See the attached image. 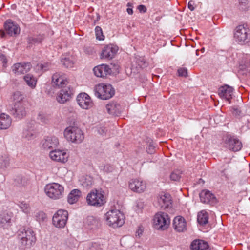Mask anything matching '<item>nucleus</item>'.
I'll return each instance as SVG.
<instances>
[{
    "instance_id": "864d4df0",
    "label": "nucleus",
    "mask_w": 250,
    "mask_h": 250,
    "mask_svg": "<svg viewBox=\"0 0 250 250\" xmlns=\"http://www.w3.org/2000/svg\"><path fill=\"white\" fill-rule=\"evenodd\" d=\"M0 61H2L3 64H6L7 59L6 56L0 53Z\"/></svg>"
},
{
    "instance_id": "e433bc0d",
    "label": "nucleus",
    "mask_w": 250,
    "mask_h": 250,
    "mask_svg": "<svg viewBox=\"0 0 250 250\" xmlns=\"http://www.w3.org/2000/svg\"><path fill=\"white\" fill-rule=\"evenodd\" d=\"M44 36L42 35H39L36 37H30L28 38V42L29 44H35L41 43L43 39Z\"/></svg>"
},
{
    "instance_id": "5fc2aeb1",
    "label": "nucleus",
    "mask_w": 250,
    "mask_h": 250,
    "mask_svg": "<svg viewBox=\"0 0 250 250\" xmlns=\"http://www.w3.org/2000/svg\"><path fill=\"white\" fill-rule=\"evenodd\" d=\"M233 113L235 115L240 116L242 114L241 111L239 110V108L234 107L233 108Z\"/></svg>"
},
{
    "instance_id": "20e7f679",
    "label": "nucleus",
    "mask_w": 250,
    "mask_h": 250,
    "mask_svg": "<svg viewBox=\"0 0 250 250\" xmlns=\"http://www.w3.org/2000/svg\"><path fill=\"white\" fill-rule=\"evenodd\" d=\"M44 191L48 197L53 200L61 199L63 197V187L57 183L47 184L44 187Z\"/></svg>"
},
{
    "instance_id": "f3484780",
    "label": "nucleus",
    "mask_w": 250,
    "mask_h": 250,
    "mask_svg": "<svg viewBox=\"0 0 250 250\" xmlns=\"http://www.w3.org/2000/svg\"><path fill=\"white\" fill-rule=\"evenodd\" d=\"M118 48L117 46L109 44L105 46L101 53V57L103 59H111L114 57Z\"/></svg>"
},
{
    "instance_id": "4c0bfd02",
    "label": "nucleus",
    "mask_w": 250,
    "mask_h": 250,
    "mask_svg": "<svg viewBox=\"0 0 250 250\" xmlns=\"http://www.w3.org/2000/svg\"><path fill=\"white\" fill-rule=\"evenodd\" d=\"M10 164V159L7 156H2L0 159V167L1 168H6Z\"/></svg>"
},
{
    "instance_id": "7c9ffc66",
    "label": "nucleus",
    "mask_w": 250,
    "mask_h": 250,
    "mask_svg": "<svg viewBox=\"0 0 250 250\" xmlns=\"http://www.w3.org/2000/svg\"><path fill=\"white\" fill-rule=\"evenodd\" d=\"M208 215L205 210H202L199 212L197 215V221L198 223L202 226L208 223Z\"/></svg>"
},
{
    "instance_id": "bb28decb",
    "label": "nucleus",
    "mask_w": 250,
    "mask_h": 250,
    "mask_svg": "<svg viewBox=\"0 0 250 250\" xmlns=\"http://www.w3.org/2000/svg\"><path fill=\"white\" fill-rule=\"evenodd\" d=\"M84 224L88 229H95L100 226V220L93 216H89L86 218Z\"/></svg>"
},
{
    "instance_id": "0eeeda50",
    "label": "nucleus",
    "mask_w": 250,
    "mask_h": 250,
    "mask_svg": "<svg viewBox=\"0 0 250 250\" xmlns=\"http://www.w3.org/2000/svg\"><path fill=\"white\" fill-rule=\"evenodd\" d=\"M86 202L88 205L96 207H101L106 203L104 192L97 189L93 190L87 194Z\"/></svg>"
},
{
    "instance_id": "a18cd8bd",
    "label": "nucleus",
    "mask_w": 250,
    "mask_h": 250,
    "mask_svg": "<svg viewBox=\"0 0 250 250\" xmlns=\"http://www.w3.org/2000/svg\"><path fill=\"white\" fill-rule=\"evenodd\" d=\"M36 218L38 222H42L46 218V215L43 212L40 211L36 214Z\"/></svg>"
},
{
    "instance_id": "f704fd0d",
    "label": "nucleus",
    "mask_w": 250,
    "mask_h": 250,
    "mask_svg": "<svg viewBox=\"0 0 250 250\" xmlns=\"http://www.w3.org/2000/svg\"><path fill=\"white\" fill-rule=\"evenodd\" d=\"M24 79L29 86L32 88L35 87L37 80L32 74H28L24 76Z\"/></svg>"
},
{
    "instance_id": "338daca9",
    "label": "nucleus",
    "mask_w": 250,
    "mask_h": 250,
    "mask_svg": "<svg viewBox=\"0 0 250 250\" xmlns=\"http://www.w3.org/2000/svg\"><path fill=\"white\" fill-rule=\"evenodd\" d=\"M248 248H249V250H250V245L249 246Z\"/></svg>"
},
{
    "instance_id": "393cba45",
    "label": "nucleus",
    "mask_w": 250,
    "mask_h": 250,
    "mask_svg": "<svg viewBox=\"0 0 250 250\" xmlns=\"http://www.w3.org/2000/svg\"><path fill=\"white\" fill-rule=\"evenodd\" d=\"M36 135L34 130V125L32 123H28L24 128L22 137L28 140L33 139Z\"/></svg>"
},
{
    "instance_id": "b1692460",
    "label": "nucleus",
    "mask_w": 250,
    "mask_h": 250,
    "mask_svg": "<svg viewBox=\"0 0 250 250\" xmlns=\"http://www.w3.org/2000/svg\"><path fill=\"white\" fill-rule=\"evenodd\" d=\"M58 143V140L56 137H48L42 141V146L45 150H49L55 148Z\"/></svg>"
},
{
    "instance_id": "bf43d9fd",
    "label": "nucleus",
    "mask_w": 250,
    "mask_h": 250,
    "mask_svg": "<svg viewBox=\"0 0 250 250\" xmlns=\"http://www.w3.org/2000/svg\"><path fill=\"white\" fill-rule=\"evenodd\" d=\"M5 32L2 30H0V36L1 38H3L5 36Z\"/></svg>"
},
{
    "instance_id": "79ce46f5",
    "label": "nucleus",
    "mask_w": 250,
    "mask_h": 250,
    "mask_svg": "<svg viewBox=\"0 0 250 250\" xmlns=\"http://www.w3.org/2000/svg\"><path fill=\"white\" fill-rule=\"evenodd\" d=\"M24 98V95L20 91H16L13 94V99L16 103H21V101H22Z\"/></svg>"
},
{
    "instance_id": "9b49d317",
    "label": "nucleus",
    "mask_w": 250,
    "mask_h": 250,
    "mask_svg": "<svg viewBox=\"0 0 250 250\" xmlns=\"http://www.w3.org/2000/svg\"><path fill=\"white\" fill-rule=\"evenodd\" d=\"M225 143L226 146L233 151H239L242 147V143L235 137L228 135L225 139Z\"/></svg>"
},
{
    "instance_id": "052dcab7",
    "label": "nucleus",
    "mask_w": 250,
    "mask_h": 250,
    "mask_svg": "<svg viewBox=\"0 0 250 250\" xmlns=\"http://www.w3.org/2000/svg\"><path fill=\"white\" fill-rule=\"evenodd\" d=\"M127 6L128 8H132L133 7L132 4L129 2L127 4Z\"/></svg>"
},
{
    "instance_id": "69168bd1",
    "label": "nucleus",
    "mask_w": 250,
    "mask_h": 250,
    "mask_svg": "<svg viewBox=\"0 0 250 250\" xmlns=\"http://www.w3.org/2000/svg\"><path fill=\"white\" fill-rule=\"evenodd\" d=\"M197 51H198V50L196 51V55H198Z\"/></svg>"
},
{
    "instance_id": "aec40b11",
    "label": "nucleus",
    "mask_w": 250,
    "mask_h": 250,
    "mask_svg": "<svg viewBox=\"0 0 250 250\" xmlns=\"http://www.w3.org/2000/svg\"><path fill=\"white\" fill-rule=\"evenodd\" d=\"M105 107L108 113L112 115L119 116L122 112L121 106L117 102H109Z\"/></svg>"
},
{
    "instance_id": "c85d7f7f",
    "label": "nucleus",
    "mask_w": 250,
    "mask_h": 250,
    "mask_svg": "<svg viewBox=\"0 0 250 250\" xmlns=\"http://www.w3.org/2000/svg\"><path fill=\"white\" fill-rule=\"evenodd\" d=\"M11 124L10 117L4 113L0 115V129H6L10 127Z\"/></svg>"
},
{
    "instance_id": "39448f33",
    "label": "nucleus",
    "mask_w": 250,
    "mask_h": 250,
    "mask_svg": "<svg viewBox=\"0 0 250 250\" xmlns=\"http://www.w3.org/2000/svg\"><path fill=\"white\" fill-rule=\"evenodd\" d=\"M95 96L102 100H108L115 94V90L111 84L100 83L94 88Z\"/></svg>"
},
{
    "instance_id": "f8f14e48",
    "label": "nucleus",
    "mask_w": 250,
    "mask_h": 250,
    "mask_svg": "<svg viewBox=\"0 0 250 250\" xmlns=\"http://www.w3.org/2000/svg\"><path fill=\"white\" fill-rule=\"evenodd\" d=\"M10 114L17 119H22L27 114L25 104L23 103H15L14 107L10 110Z\"/></svg>"
},
{
    "instance_id": "4be33fe9",
    "label": "nucleus",
    "mask_w": 250,
    "mask_h": 250,
    "mask_svg": "<svg viewBox=\"0 0 250 250\" xmlns=\"http://www.w3.org/2000/svg\"><path fill=\"white\" fill-rule=\"evenodd\" d=\"M129 187L133 191L140 193L146 189V184L143 181L138 179H132L129 184Z\"/></svg>"
},
{
    "instance_id": "cd10ccee",
    "label": "nucleus",
    "mask_w": 250,
    "mask_h": 250,
    "mask_svg": "<svg viewBox=\"0 0 250 250\" xmlns=\"http://www.w3.org/2000/svg\"><path fill=\"white\" fill-rule=\"evenodd\" d=\"M4 27L7 34L10 36L15 35L20 32V28L13 22L8 21L5 23Z\"/></svg>"
},
{
    "instance_id": "0e129e2a",
    "label": "nucleus",
    "mask_w": 250,
    "mask_h": 250,
    "mask_svg": "<svg viewBox=\"0 0 250 250\" xmlns=\"http://www.w3.org/2000/svg\"><path fill=\"white\" fill-rule=\"evenodd\" d=\"M204 50H205L204 48H203L201 49V51H202V52H204Z\"/></svg>"
},
{
    "instance_id": "f03ea898",
    "label": "nucleus",
    "mask_w": 250,
    "mask_h": 250,
    "mask_svg": "<svg viewBox=\"0 0 250 250\" xmlns=\"http://www.w3.org/2000/svg\"><path fill=\"white\" fill-rule=\"evenodd\" d=\"M20 240V246L22 250H28L33 246L36 240L34 231L29 228L21 229L18 232Z\"/></svg>"
},
{
    "instance_id": "423d86ee",
    "label": "nucleus",
    "mask_w": 250,
    "mask_h": 250,
    "mask_svg": "<svg viewBox=\"0 0 250 250\" xmlns=\"http://www.w3.org/2000/svg\"><path fill=\"white\" fill-rule=\"evenodd\" d=\"M64 135L68 141L76 144L81 143L84 139L82 130L75 126L67 127L64 131Z\"/></svg>"
},
{
    "instance_id": "c9c22d12",
    "label": "nucleus",
    "mask_w": 250,
    "mask_h": 250,
    "mask_svg": "<svg viewBox=\"0 0 250 250\" xmlns=\"http://www.w3.org/2000/svg\"><path fill=\"white\" fill-rule=\"evenodd\" d=\"M51 118L50 114L40 112L38 114L37 119L41 124L47 123Z\"/></svg>"
},
{
    "instance_id": "7ed1b4c3",
    "label": "nucleus",
    "mask_w": 250,
    "mask_h": 250,
    "mask_svg": "<svg viewBox=\"0 0 250 250\" xmlns=\"http://www.w3.org/2000/svg\"><path fill=\"white\" fill-rule=\"evenodd\" d=\"M105 216L107 224L113 228L121 227L124 223V215L119 210L111 209Z\"/></svg>"
},
{
    "instance_id": "c756f323",
    "label": "nucleus",
    "mask_w": 250,
    "mask_h": 250,
    "mask_svg": "<svg viewBox=\"0 0 250 250\" xmlns=\"http://www.w3.org/2000/svg\"><path fill=\"white\" fill-rule=\"evenodd\" d=\"M82 195L81 191L78 189H73L68 194L67 197L68 202L73 204L77 202Z\"/></svg>"
},
{
    "instance_id": "a211bd4d",
    "label": "nucleus",
    "mask_w": 250,
    "mask_h": 250,
    "mask_svg": "<svg viewBox=\"0 0 250 250\" xmlns=\"http://www.w3.org/2000/svg\"><path fill=\"white\" fill-rule=\"evenodd\" d=\"M31 68L30 62H21L15 63L12 66V71L17 75L24 74L28 72Z\"/></svg>"
},
{
    "instance_id": "8fccbe9b",
    "label": "nucleus",
    "mask_w": 250,
    "mask_h": 250,
    "mask_svg": "<svg viewBox=\"0 0 250 250\" xmlns=\"http://www.w3.org/2000/svg\"><path fill=\"white\" fill-rule=\"evenodd\" d=\"M178 73L179 76L185 77L188 75V69L185 68H180L178 70Z\"/></svg>"
},
{
    "instance_id": "3c124183",
    "label": "nucleus",
    "mask_w": 250,
    "mask_h": 250,
    "mask_svg": "<svg viewBox=\"0 0 250 250\" xmlns=\"http://www.w3.org/2000/svg\"><path fill=\"white\" fill-rule=\"evenodd\" d=\"M195 4V2L193 0H190L188 3V8L191 11H193L195 9V7L194 6Z\"/></svg>"
},
{
    "instance_id": "4d7b16f0",
    "label": "nucleus",
    "mask_w": 250,
    "mask_h": 250,
    "mask_svg": "<svg viewBox=\"0 0 250 250\" xmlns=\"http://www.w3.org/2000/svg\"><path fill=\"white\" fill-rule=\"evenodd\" d=\"M107 131V129L105 127H102L99 129L98 132L101 135H103L104 134H105Z\"/></svg>"
},
{
    "instance_id": "e2e57ef3",
    "label": "nucleus",
    "mask_w": 250,
    "mask_h": 250,
    "mask_svg": "<svg viewBox=\"0 0 250 250\" xmlns=\"http://www.w3.org/2000/svg\"><path fill=\"white\" fill-rule=\"evenodd\" d=\"M222 174H223V175H225V177L227 178V176H226V174H225V170H223V171H222Z\"/></svg>"
},
{
    "instance_id": "2eb2a0df",
    "label": "nucleus",
    "mask_w": 250,
    "mask_h": 250,
    "mask_svg": "<svg viewBox=\"0 0 250 250\" xmlns=\"http://www.w3.org/2000/svg\"><path fill=\"white\" fill-rule=\"evenodd\" d=\"M112 68L109 65L102 64L93 68L94 74L99 77H104L113 73Z\"/></svg>"
},
{
    "instance_id": "de8ad7c7",
    "label": "nucleus",
    "mask_w": 250,
    "mask_h": 250,
    "mask_svg": "<svg viewBox=\"0 0 250 250\" xmlns=\"http://www.w3.org/2000/svg\"><path fill=\"white\" fill-rule=\"evenodd\" d=\"M103 245H100L97 243H92L89 250H102L103 249Z\"/></svg>"
},
{
    "instance_id": "5701e85b",
    "label": "nucleus",
    "mask_w": 250,
    "mask_h": 250,
    "mask_svg": "<svg viewBox=\"0 0 250 250\" xmlns=\"http://www.w3.org/2000/svg\"><path fill=\"white\" fill-rule=\"evenodd\" d=\"M233 88L228 85H224L219 88L218 94L219 96L227 101L232 98Z\"/></svg>"
},
{
    "instance_id": "37998d69",
    "label": "nucleus",
    "mask_w": 250,
    "mask_h": 250,
    "mask_svg": "<svg viewBox=\"0 0 250 250\" xmlns=\"http://www.w3.org/2000/svg\"><path fill=\"white\" fill-rule=\"evenodd\" d=\"M181 171L179 170H175L171 173L170 178L172 181H178L181 178Z\"/></svg>"
},
{
    "instance_id": "a878e982",
    "label": "nucleus",
    "mask_w": 250,
    "mask_h": 250,
    "mask_svg": "<svg viewBox=\"0 0 250 250\" xmlns=\"http://www.w3.org/2000/svg\"><path fill=\"white\" fill-rule=\"evenodd\" d=\"M171 198L168 193H162L159 195L158 202L162 208H168L171 204Z\"/></svg>"
},
{
    "instance_id": "72a5a7b5",
    "label": "nucleus",
    "mask_w": 250,
    "mask_h": 250,
    "mask_svg": "<svg viewBox=\"0 0 250 250\" xmlns=\"http://www.w3.org/2000/svg\"><path fill=\"white\" fill-rule=\"evenodd\" d=\"M11 216L6 213L0 214V227H4L6 225L8 226L10 223Z\"/></svg>"
},
{
    "instance_id": "6e6d98bb",
    "label": "nucleus",
    "mask_w": 250,
    "mask_h": 250,
    "mask_svg": "<svg viewBox=\"0 0 250 250\" xmlns=\"http://www.w3.org/2000/svg\"><path fill=\"white\" fill-rule=\"evenodd\" d=\"M143 232V229H142L141 227H139V228L137 230L136 232V236L140 237V236L142 234V233Z\"/></svg>"
},
{
    "instance_id": "09e8293b",
    "label": "nucleus",
    "mask_w": 250,
    "mask_h": 250,
    "mask_svg": "<svg viewBox=\"0 0 250 250\" xmlns=\"http://www.w3.org/2000/svg\"><path fill=\"white\" fill-rule=\"evenodd\" d=\"M199 250H210L207 242L202 240L199 247Z\"/></svg>"
},
{
    "instance_id": "a19ab883",
    "label": "nucleus",
    "mask_w": 250,
    "mask_h": 250,
    "mask_svg": "<svg viewBox=\"0 0 250 250\" xmlns=\"http://www.w3.org/2000/svg\"><path fill=\"white\" fill-rule=\"evenodd\" d=\"M95 35L96 36V39L98 40H104V36L103 35V31L102 28L100 26H96L95 29Z\"/></svg>"
},
{
    "instance_id": "f257e3e1",
    "label": "nucleus",
    "mask_w": 250,
    "mask_h": 250,
    "mask_svg": "<svg viewBox=\"0 0 250 250\" xmlns=\"http://www.w3.org/2000/svg\"><path fill=\"white\" fill-rule=\"evenodd\" d=\"M68 83L65 75L62 72L54 73L52 76L51 85L54 88H62L57 97L60 103H64L69 100L72 91L69 87H64Z\"/></svg>"
},
{
    "instance_id": "58836bf2",
    "label": "nucleus",
    "mask_w": 250,
    "mask_h": 250,
    "mask_svg": "<svg viewBox=\"0 0 250 250\" xmlns=\"http://www.w3.org/2000/svg\"><path fill=\"white\" fill-rule=\"evenodd\" d=\"M19 206L21 209L25 213L28 214L30 211V207L28 204L22 202L19 204Z\"/></svg>"
},
{
    "instance_id": "774afa93",
    "label": "nucleus",
    "mask_w": 250,
    "mask_h": 250,
    "mask_svg": "<svg viewBox=\"0 0 250 250\" xmlns=\"http://www.w3.org/2000/svg\"><path fill=\"white\" fill-rule=\"evenodd\" d=\"M249 65H250V61H249Z\"/></svg>"
},
{
    "instance_id": "603ef678",
    "label": "nucleus",
    "mask_w": 250,
    "mask_h": 250,
    "mask_svg": "<svg viewBox=\"0 0 250 250\" xmlns=\"http://www.w3.org/2000/svg\"><path fill=\"white\" fill-rule=\"evenodd\" d=\"M137 9L141 13H145L146 12V8L144 5H139L138 6Z\"/></svg>"
},
{
    "instance_id": "ddd939ff",
    "label": "nucleus",
    "mask_w": 250,
    "mask_h": 250,
    "mask_svg": "<svg viewBox=\"0 0 250 250\" xmlns=\"http://www.w3.org/2000/svg\"><path fill=\"white\" fill-rule=\"evenodd\" d=\"M77 101L79 106L84 109H88L93 105L91 98L85 93L79 94L77 97Z\"/></svg>"
},
{
    "instance_id": "dca6fc26",
    "label": "nucleus",
    "mask_w": 250,
    "mask_h": 250,
    "mask_svg": "<svg viewBox=\"0 0 250 250\" xmlns=\"http://www.w3.org/2000/svg\"><path fill=\"white\" fill-rule=\"evenodd\" d=\"M50 158L55 161L65 163L68 159V155L64 150L55 149L49 152Z\"/></svg>"
},
{
    "instance_id": "680f3d73",
    "label": "nucleus",
    "mask_w": 250,
    "mask_h": 250,
    "mask_svg": "<svg viewBox=\"0 0 250 250\" xmlns=\"http://www.w3.org/2000/svg\"><path fill=\"white\" fill-rule=\"evenodd\" d=\"M92 184V182L91 180H89V181L86 183V186H91Z\"/></svg>"
},
{
    "instance_id": "412c9836",
    "label": "nucleus",
    "mask_w": 250,
    "mask_h": 250,
    "mask_svg": "<svg viewBox=\"0 0 250 250\" xmlns=\"http://www.w3.org/2000/svg\"><path fill=\"white\" fill-rule=\"evenodd\" d=\"M173 227L178 232H182L186 230V222L184 218L181 216L175 217L173 221Z\"/></svg>"
},
{
    "instance_id": "c03bdc74",
    "label": "nucleus",
    "mask_w": 250,
    "mask_h": 250,
    "mask_svg": "<svg viewBox=\"0 0 250 250\" xmlns=\"http://www.w3.org/2000/svg\"><path fill=\"white\" fill-rule=\"evenodd\" d=\"M201 241V240H194L190 245V249L191 250H199V247Z\"/></svg>"
},
{
    "instance_id": "2f4dec72",
    "label": "nucleus",
    "mask_w": 250,
    "mask_h": 250,
    "mask_svg": "<svg viewBox=\"0 0 250 250\" xmlns=\"http://www.w3.org/2000/svg\"><path fill=\"white\" fill-rule=\"evenodd\" d=\"M28 179L24 175H18L14 179V185L18 187L25 186L28 183Z\"/></svg>"
},
{
    "instance_id": "9d476101",
    "label": "nucleus",
    "mask_w": 250,
    "mask_h": 250,
    "mask_svg": "<svg viewBox=\"0 0 250 250\" xmlns=\"http://www.w3.org/2000/svg\"><path fill=\"white\" fill-rule=\"evenodd\" d=\"M235 41L239 44H243L248 42V29L244 25L236 27L234 33Z\"/></svg>"
},
{
    "instance_id": "4468645a",
    "label": "nucleus",
    "mask_w": 250,
    "mask_h": 250,
    "mask_svg": "<svg viewBox=\"0 0 250 250\" xmlns=\"http://www.w3.org/2000/svg\"><path fill=\"white\" fill-rule=\"evenodd\" d=\"M136 64L138 66H135L134 64H132L129 69L126 70L127 75L131 76L139 73V68H144L147 65L145 59L143 57H136Z\"/></svg>"
},
{
    "instance_id": "49530a36",
    "label": "nucleus",
    "mask_w": 250,
    "mask_h": 250,
    "mask_svg": "<svg viewBox=\"0 0 250 250\" xmlns=\"http://www.w3.org/2000/svg\"><path fill=\"white\" fill-rule=\"evenodd\" d=\"M148 142H149V144L146 148V151L149 154H153L155 152V147L151 140H149Z\"/></svg>"
},
{
    "instance_id": "ea45409f",
    "label": "nucleus",
    "mask_w": 250,
    "mask_h": 250,
    "mask_svg": "<svg viewBox=\"0 0 250 250\" xmlns=\"http://www.w3.org/2000/svg\"><path fill=\"white\" fill-rule=\"evenodd\" d=\"M61 62L64 66L67 68H71L73 66L74 62L69 58H62Z\"/></svg>"
},
{
    "instance_id": "13d9d810",
    "label": "nucleus",
    "mask_w": 250,
    "mask_h": 250,
    "mask_svg": "<svg viewBox=\"0 0 250 250\" xmlns=\"http://www.w3.org/2000/svg\"><path fill=\"white\" fill-rule=\"evenodd\" d=\"M126 10H127L128 14L129 15H132L133 13L132 8H127Z\"/></svg>"
},
{
    "instance_id": "1a4fd4ad",
    "label": "nucleus",
    "mask_w": 250,
    "mask_h": 250,
    "mask_svg": "<svg viewBox=\"0 0 250 250\" xmlns=\"http://www.w3.org/2000/svg\"><path fill=\"white\" fill-rule=\"evenodd\" d=\"M68 213L65 210L60 209L57 211L53 216L52 222L57 228H64L68 219Z\"/></svg>"
},
{
    "instance_id": "6ab92c4d",
    "label": "nucleus",
    "mask_w": 250,
    "mask_h": 250,
    "mask_svg": "<svg viewBox=\"0 0 250 250\" xmlns=\"http://www.w3.org/2000/svg\"><path fill=\"white\" fill-rule=\"evenodd\" d=\"M201 202L213 205L216 203V198L209 191L203 190L200 194Z\"/></svg>"
},
{
    "instance_id": "473e14b6",
    "label": "nucleus",
    "mask_w": 250,
    "mask_h": 250,
    "mask_svg": "<svg viewBox=\"0 0 250 250\" xmlns=\"http://www.w3.org/2000/svg\"><path fill=\"white\" fill-rule=\"evenodd\" d=\"M52 67V64L50 62H43L38 63L35 68L36 71L39 73H42L50 70Z\"/></svg>"
},
{
    "instance_id": "6e6552de",
    "label": "nucleus",
    "mask_w": 250,
    "mask_h": 250,
    "mask_svg": "<svg viewBox=\"0 0 250 250\" xmlns=\"http://www.w3.org/2000/svg\"><path fill=\"white\" fill-rule=\"evenodd\" d=\"M170 224V219L167 213L159 212L157 213L153 218V225L158 230H164Z\"/></svg>"
}]
</instances>
